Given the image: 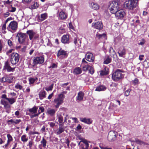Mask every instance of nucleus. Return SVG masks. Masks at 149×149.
<instances>
[{
    "label": "nucleus",
    "mask_w": 149,
    "mask_h": 149,
    "mask_svg": "<svg viewBox=\"0 0 149 149\" xmlns=\"http://www.w3.org/2000/svg\"><path fill=\"white\" fill-rule=\"evenodd\" d=\"M21 122V120L20 119H14V123L17 124Z\"/></svg>",
    "instance_id": "obj_59"
},
{
    "label": "nucleus",
    "mask_w": 149,
    "mask_h": 149,
    "mask_svg": "<svg viewBox=\"0 0 149 149\" xmlns=\"http://www.w3.org/2000/svg\"><path fill=\"white\" fill-rule=\"evenodd\" d=\"M123 72L120 70H117L112 74V78L113 80L117 81L121 79L123 77V75L122 74V72Z\"/></svg>",
    "instance_id": "obj_4"
},
{
    "label": "nucleus",
    "mask_w": 149,
    "mask_h": 149,
    "mask_svg": "<svg viewBox=\"0 0 149 149\" xmlns=\"http://www.w3.org/2000/svg\"><path fill=\"white\" fill-rule=\"evenodd\" d=\"M82 72V70L79 67L75 68L74 70L73 73L76 74H80Z\"/></svg>",
    "instance_id": "obj_29"
},
{
    "label": "nucleus",
    "mask_w": 149,
    "mask_h": 149,
    "mask_svg": "<svg viewBox=\"0 0 149 149\" xmlns=\"http://www.w3.org/2000/svg\"><path fill=\"white\" fill-rule=\"evenodd\" d=\"M106 88V87L105 86L101 85L97 87L95 91H103L105 90Z\"/></svg>",
    "instance_id": "obj_27"
},
{
    "label": "nucleus",
    "mask_w": 149,
    "mask_h": 149,
    "mask_svg": "<svg viewBox=\"0 0 149 149\" xmlns=\"http://www.w3.org/2000/svg\"><path fill=\"white\" fill-rule=\"evenodd\" d=\"M56 111L54 109H49L47 110V112L51 116H53L55 113Z\"/></svg>",
    "instance_id": "obj_32"
},
{
    "label": "nucleus",
    "mask_w": 149,
    "mask_h": 149,
    "mask_svg": "<svg viewBox=\"0 0 149 149\" xmlns=\"http://www.w3.org/2000/svg\"><path fill=\"white\" fill-rule=\"evenodd\" d=\"M138 79L136 78L132 82L134 85H136L138 84Z\"/></svg>",
    "instance_id": "obj_55"
},
{
    "label": "nucleus",
    "mask_w": 149,
    "mask_h": 149,
    "mask_svg": "<svg viewBox=\"0 0 149 149\" xmlns=\"http://www.w3.org/2000/svg\"><path fill=\"white\" fill-rule=\"evenodd\" d=\"M26 33L29 35V39L31 40H32L33 38L35 39H36L39 37V35L32 30L27 31Z\"/></svg>",
    "instance_id": "obj_9"
},
{
    "label": "nucleus",
    "mask_w": 149,
    "mask_h": 149,
    "mask_svg": "<svg viewBox=\"0 0 149 149\" xmlns=\"http://www.w3.org/2000/svg\"><path fill=\"white\" fill-rule=\"evenodd\" d=\"M17 27V23L16 22L13 21L11 22L9 24L8 28L15 30L16 29Z\"/></svg>",
    "instance_id": "obj_13"
},
{
    "label": "nucleus",
    "mask_w": 149,
    "mask_h": 149,
    "mask_svg": "<svg viewBox=\"0 0 149 149\" xmlns=\"http://www.w3.org/2000/svg\"><path fill=\"white\" fill-rule=\"evenodd\" d=\"M89 72L91 74H92L94 73V70L93 67L92 66H90L89 67L88 69Z\"/></svg>",
    "instance_id": "obj_48"
},
{
    "label": "nucleus",
    "mask_w": 149,
    "mask_h": 149,
    "mask_svg": "<svg viewBox=\"0 0 149 149\" xmlns=\"http://www.w3.org/2000/svg\"><path fill=\"white\" fill-rule=\"evenodd\" d=\"M74 43L77 47H79L81 46V41L79 40H77L75 38L74 39Z\"/></svg>",
    "instance_id": "obj_33"
},
{
    "label": "nucleus",
    "mask_w": 149,
    "mask_h": 149,
    "mask_svg": "<svg viewBox=\"0 0 149 149\" xmlns=\"http://www.w3.org/2000/svg\"><path fill=\"white\" fill-rule=\"evenodd\" d=\"M136 142L138 144L143 146H145L147 145H149V144L147 143L144 142L139 140H136Z\"/></svg>",
    "instance_id": "obj_36"
},
{
    "label": "nucleus",
    "mask_w": 149,
    "mask_h": 149,
    "mask_svg": "<svg viewBox=\"0 0 149 149\" xmlns=\"http://www.w3.org/2000/svg\"><path fill=\"white\" fill-rule=\"evenodd\" d=\"M138 0H129L126 1L124 3V7L130 10H132L136 6Z\"/></svg>",
    "instance_id": "obj_1"
},
{
    "label": "nucleus",
    "mask_w": 149,
    "mask_h": 149,
    "mask_svg": "<svg viewBox=\"0 0 149 149\" xmlns=\"http://www.w3.org/2000/svg\"><path fill=\"white\" fill-rule=\"evenodd\" d=\"M4 68L6 69L8 72H13L15 68H11L8 63L6 62L5 63Z\"/></svg>",
    "instance_id": "obj_21"
},
{
    "label": "nucleus",
    "mask_w": 149,
    "mask_h": 149,
    "mask_svg": "<svg viewBox=\"0 0 149 149\" xmlns=\"http://www.w3.org/2000/svg\"><path fill=\"white\" fill-rule=\"evenodd\" d=\"M7 78V82L9 83H11L12 82V80H14L15 79V77L12 76H9Z\"/></svg>",
    "instance_id": "obj_43"
},
{
    "label": "nucleus",
    "mask_w": 149,
    "mask_h": 149,
    "mask_svg": "<svg viewBox=\"0 0 149 149\" xmlns=\"http://www.w3.org/2000/svg\"><path fill=\"white\" fill-rule=\"evenodd\" d=\"M144 56L143 55H140L139 57V59L140 61H142L143 60V58L144 57Z\"/></svg>",
    "instance_id": "obj_62"
},
{
    "label": "nucleus",
    "mask_w": 149,
    "mask_h": 149,
    "mask_svg": "<svg viewBox=\"0 0 149 149\" xmlns=\"http://www.w3.org/2000/svg\"><path fill=\"white\" fill-rule=\"evenodd\" d=\"M57 55L60 58H63L67 56L66 52L61 49L58 51Z\"/></svg>",
    "instance_id": "obj_14"
},
{
    "label": "nucleus",
    "mask_w": 149,
    "mask_h": 149,
    "mask_svg": "<svg viewBox=\"0 0 149 149\" xmlns=\"http://www.w3.org/2000/svg\"><path fill=\"white\" fill-rule=\"evenodd\" d=\"M106 70V71H102L100 73V74L102 75H106L109 72L108 71V69L107 68H105Z\"/></svg>",
    "instance_id": "obj_47"
},
{
    "label": "nucleus",
    "mask_w": 149,
    "mask_h": 149,
    "mask_svg": "<svg viewBox=\"0 0 149 149\" xmlns=\"http://www.w3.org/2000/svg\"><path fill=\"white\" fill-rule=\"evenodd\" d=\"M21 140L23 142L25 143L28 141V138L26 135L24 134L21 136Z\"/></svg>",
    "instance_id": "obj_37"
},
{
    "label": "nucleus",
    "mask_w": 149,
    "mask_h": 149,
    "mask_svg": "<svg viewBox=\"0 0 149 149\" xmlns=\"http://www.w3.org/2000/svg\"><path fill=\"white\" fill-rule=\"evenodd\" d=\"M37 110L38 108L36 107H34L33 108L29 109V115L31 118H33L34 117H37L38 115L40 114V112L36 113Z\"/></svg>",
    "instance_id": "obj_6"
},
{
    "label": "nucleus",
    "mask_w": 149,
    "mask_h": 149,
    "mask_svg": "<svg viewBox=\"0 0 149 149\" xmlns=\"http://www.w3.org/2000/svg\"><path fill=\"white\" fill-rule=\"evenodd\" d=\"M109 8L111 12L114 13L120 8V5L117 1H113L110 3Z\"/></svg>",
    "instance_id": "obj_3"
},
{
    "label": "nucleus",
    "mask_w": 149,
    "mask_h": 149,
    "mask_svg": "<svg viewBox=\"0 0 149 149\" xmlns=\"http://www.w3.org/2000/svg\"><path fill=\"white\" fill-rule=\"evenodd\" d=\"M7 136L8 139L7 143L3 146V147L5 148H6L9 144L10 143L12 142L13 140V138L10 134H7Z\"/></svg>",
    "instance_id": "obj_20"
},
{
    "label": "nucleus",
    "mask_w": 149,
    "mask_h": 149,
    "mask_svg": "<svg viewBox=\"0 0 149 149\" xmlns=\"http://www.w3.org/2000/svg\"><path fill=\"white\" fill-rule=\"evenodd\" d=\"M131 91V90L130 89H129V90H127V91H125V95L127 96L129 95L130 93V91Z\"/></svg>",
    "instance_id": "obj_54"
},
{
    "label": "nucleus",
    "mask_w": 149,
    "mask_h": 149,
    "mask_svg": "<svg viewBox=\"0 0 149 149\" xmlns=\"http://www.w3.org/2000/svg\"><path fill=\"white\" fill-rule=\"evenodd\" d=\"M68 26H69V27L70 29H72V30L74 29V27L73 26L72 24L71 23H70L69 24Z\"/></svg>",
    "instance_id": "obj_57"
},
{
    "label": "nucleus",
    "mask_w": 149,
    "mask_h": 149,
    "mask_svg": "<svg viewBox=\"0 0 149 149\" xmlns=\"http://www.w3.org/2000/svg\"><path fill=\"white\" fill-rule=\"evenodd\" d=\"M80 120L81 122L88 124H91L92 122V120L90 118H80Z\"/></svg>",
    "instance_id": "obj_18"
},
{
    "label": "nucleus",
    "mask_w": 149,
    "mask_h": 149,
    "mask_svg": "<svg viewBox=\"0 0 149 149\" xmlns=\"http://www.w3.org/2000/svg\"><path fill=\"white\" fill-rule=\"evenodd\" d=\"M8 44L10 47H12L13 45V43L12 40L10 39H9L8 40Z\"/></svg>",
    "instance_id": "obj_49"
},
{
    "label": "nucleus",
    "mask_w": 149,
    "mask_h": 149,
    "mask_svg": "<svg viewBox=\"0 0 149 149\" xmlns=\"http://www.w3.org/2000/svg\"><path fill=\"white\" fill-rule=\"evenodd\" d=\"M79 144L80 145V149H88L89 146L88 142L85 139H83L81 141Z\"/></svg>",
    "instance_id": "obj_11"
},
{
    "label": "nucleus",
    "mask_w": 149,
    "mask_h": 149,
    "mask_svg": "<svg viewBox=\"0 0 149 149\" xmlns=\"http://www.w3.org/2000/svg\"><path fill=\"white\" fill-rule=\"evenodd\" d=\"M47 141L44 138H42V140L41 141L40 143L42 144L44 148H46L47 144Z\"/></svg>",
    "instance_id": "obj_41"
},
{
    "label": "nucleus",
    "mask_w": 149,
    "mask_h": 149,
    "mask_svg": "<svg viewBox=\"0 0 149 149\" xmlns=\"http://www.w3.org/2000/svg\"><path fill=\"white\" fill-rule=\"evenodd\" d=\"M48 124L50 125V126L51 127H53L55 125V123L53 122L48 123Z\"/></svg>",
    "instance_id": "obj_61"
},
{
    "label": "nucleus",
    "mask_w": 149,
    "mask_h": 149,
    "mask_svg": "<svg viewBox=\"0 0 149 149\" xmlns=\"http://www.w3.org/2000/svg\"><path fill=\"white\" fill-rule=\"evenodd\" d=\"M44 61V58L43 56L36 57L33 60V63L34 65H36L38 64H42Z\"/></svg>",
    "instance_id": "obj_10"
},
{
    "label": "nucleus",
    "mask_w": 149,
    "mask_h": 149,
    "mask_svg": "<svg viewBox=\"0 0 149 149\" xmlns=\"http://www.w3.org/2000/svg\"><path fill=\"white\" fill-rule=\"evenodd\" d=\"M15 87L17 89L21 90L22 89V86L21 85H20L19 84L17 83L15 84Z\"/></svg>",
    "instance_id": "obj_46"
},
{
    "label": "nucleus",
    "mask_w": 149,
    "mask_h": 149,
    "mask_svg": "<svg viewBox=\"0 0 149 149\" xmlns=\"http://www.w3.org/2000/svg\"><path fill=\"white\" fill-rule=\"evenodd\" d=\"M111 58L109 56H108L106 59H104V63L106 64H108L111 62Z\"/></svg>",
    "instance_id": "obj_40"
},
{
    "label": "nucleus",
    "mask_w": 149,
    "mask_h": 149,
    "mask_svg": "<svg viewBox=\"0 0 149 149\" xmlns=\"http://www.w3.org/2000/svg\"><path fill=\"white\" fill-rule=\"evenodd\" d=\"M69 41V36L68 35H64L61 39V42L63 43H68Z\"/></svg>",
    "instance_id": "obj_23"
},
{
    "label": "nucleus",
    "mask_w": 149,
    "mask_h": 149,
    "mask_svg": "<svg viewBox=\"0 0 149 149\" xmlns=\"http://www.w3.org/2000/svg\"><path fill=\"white\" fill-rule=\"evenodd\" d=\"M71 118L74 121L75 123H78L79 122L78 120L76 118Z\"/></svg>",
    "instance_id": "obj_60"
},
{
    "label": "nucleus",
    "mask_w": 149,
    "mask_h": 149,
    "mask_svg": "<svg viewBox=\"0 0 149 149\" xmlns=\"http://www.w3.org/2000/svg\"><path fill=\"white\" fill-rule=\"evenodd\" d=\"M8 102L11 104L14 103L16 101V98H8L7 99Z\"/></svg>",
    "instance_id": "obj_38"
},
{
    "label": "nucleus",
    "mask_w": 149,
    "mask_h": 149,
    "mask_svg": "<svg viewBox=\"0 0 149 149\" xmlns=\"http://www.w3.org/2000/svg\"><path fill=\"white\" fill-rule=\"evenodd\" d=\"M83 65L82 68L84 71H86L88 70L90 66L87 64L82 65Z\"/></svg>",
    "instance_id": "obj_42"
},
{
    "label": "nucleus",
    "mask_w": 149,
    "mask_h": 149,
    "mask_svg": "<svg viewBox=\"0 0 149 149\" xmlns=\"http://www.w3.org/2000/svg\"><path fill=\"white\" fill-rule=\"evenodd\" d=\"M38 6V4L36 2L35 3L33 4L30 7L31 9H34L37 8Z\"/></svg>",
    "instance_id": "obj_45"
},
{
    "label": "nucleus",
    "mask_w": 149,
    "mask_h": 149,
    "mask_svg": "<svg viewBox=\"0 0 149 149\" xmlns=\"http://www.w3.org/2000/svg\"><path fill=\"white\" fill-rule=\"evenodd\" d=\"M144 65L146 67H149V60L146 59L143 62Z\"/></svg>",
    "instance_id": "obj_44"
},
{
    "label": "nucleus",
    "mask_w": 149,
    "mask_h": 149,
    "mask_svg": "<svg viewBox=\"0 0 149 149\" xmlns=\"http://www.w3.org/2000/svg\"><path fill=\"white\" fill-rule=\"evenodd\" d=\"M63 115H64V113H62L59 111L57 113V119L58 120L59 123H62L63 121Z\"/></svg>",
    "instance_id": "obj_17"
},
{
    "label": "nucleus",
    "mask_w": 149,
    "mask_h": 149,
    "mask_svg": "<svg viewBox=\"0 0 149 149\" xmlns=\"http://www.w3.org/2000/svg\"><path fill=\"white\" fill-rule=\"evenodd\" d=\"M14 49H10L7 51L6 52V54L7 55H9L11 53H12V52L14 51Z\"/></svg>",
    "instance_id": "obj_51"
},
{
    "label": "nucleus",
    "mask_w": 149,
    "mask_h": 149,
    "mask_svg": "<svg viewBox=\"0 0 149 149\" xmlns=\"http://www.w3.org/2000/svg\"><path fill=\"white\" fill-rule=\"evenodd\" d=\"M14 119H10L7 121L8 123H14Z\"/></svg>",
    "instance_id": "obj_64"
},
{
    "label": "nucleus",
    "mask_w": 149,
    "mask_h": 149,
    "mask_svg": "<svg viewBox=\"0 0 149 149\" xmlns=\"http://www.w3.org/2000/svg\"><path fill=\"white\" fill-rule=\"evenodd\" d=\"M117 133L114 131H110L108 136V139L110 141H113L116 140L117 136Z\"/></svg>",
    "instance_id": "obj_7"
},
{
    "label": "nucleus",
    "mask_w": 149,
    "mask_h": 149,
    "mask_svg": "<svg viewBox=\"0 0 149 149\" xmlns=\"http://www.w3.org/2000/svg\"><path fill=\"white\" fill-rule=\"evenodd\" d=\"M84 95V93L81 91L79 92L78 94L77 99L80 101L82 100Z\"/></svg>",
    "instance_id": "obj_30"
},
{
    "label": "nucleus",
    "mask_w": 149,
    "mask_h": 149,
    "mask_svg": "<svg viewBox=\"0 0 149 149\" xmlns=\"http://www.w3.org/2000/svg\"><path fill=\"white\" fill-rule=\"evenodd\" d=\"M47 17V13H45L41 15L39 17V20L40 21H43Z\"/></svg>",
    "instance_id": "obj_34"
},
{
    "label": "nucleus",
    "mask_w": 149,
    "mask_h": 149,
    "mask_svg": "<svg viewBox=\"0 0 149 149\" xmlns=\"http://www.w3.org/2000/svg\"><path fill=\"white\" fill-rule=\"evenodd\" d=\"M33 143V142L31 140L29 141L28 146H29L30 148H31L32 147Z\"/></svg>",
    "instance_id": "obj_52"
},
{
    "label": "nucleus",
    "mask_w": 149,
    "mask_h": 149,
    "mask_svg": "<svg viewBox=\"0 0 149 149\" xmlns=\"http://www.w3.org/2000/svg\"><path fill=\"white\" fill-rule=\"evenodd\" d=\"M93 26L95 29H101L103 28V25L101 22H97L93 24Z\"/></svg>",
    "instance_id": "obj_16"
},
{
    "label": "nucleus",
    "mask_w": 149,
    "mask_h": 149,
    "mask_svg": "<svg viewBox=\"0 0 149 149\" xmlns=\"http://www.w3.org/2000/svg\"><path fill=\"white\" fill-rule=\"evenodd\" d=\"M44 110V108L42 107H40L39 108V110H38V112H40V113L41 112H43Z\"/></svg>",
    "instance_id": "obj_58"
},
{
    "label": "nucleus",
    "mask_w": 149,
    "mask_h": 149,
    "mask_svg": "<svg viewBox=\"0 0 149 149\" xmlns=\"http://www.w3.org/2000/svg\"><path fill=\"white\" fill-rule=\"evenodd\" d=\"M118 53L120 56L124 57L126 54V51L124 48L120 49Z\"/></svg>",
    "instance_id": "obj_19"
},
{
    "label": "nucleus",
    "mask_w": 149,
    "mask_h": 149,
    "mask_svg": "<svg viewBox=\"0 0 149 149\" xmlns=\"http://www.w3.org/2000/svg\"><path fill=\"white\" fill-rule=\"evenodd\" d=\"M7 78L3 77L1 79V81L2 82H7Z\"/></svg>",
    "instance_id": "obj_56"
},
{
    "label": "nucleus",
    "mask_w": 149,
    "mask_h": 149,
    "mask_svg": "<svg viewBox=\"0 0 149 149\" xmlns=\"http://www.w3.org/2000/svg\"><path fill=\"white\" fill-rule=\"evenodd\" d=\"M87 63L88 62L85 60L84 58H83L82 60V65Z\"/></svg>",
    "instance_id": "obj_63"
},
{
    "label": "nucleus",
    "mask_w": 149,
    "mask_h": 149,
    "mask_svg": "<svg viewBox=\"0 0 149 149\" xmlns=\"http://www.w3.org/2000/svg\"><path fill=\"white\" fill-rule=\"evenodd\" d=\"M90 7L95 10H98L99 8V6L96 3L92 2L91 3Z\"/></svg>",
    "instance_id": "obj_26"
},
{
    "label": "nucleus",
    "mask_w": 149,
    "mask_h": 149,
    "mask_svg": "<svg viewBox=\"0 0 149 149\" xmlns=\"http://www.w3.org/2000/svg\"><path fill=\"white\" fill-rule=\"evenodd\" d=\"M141 41L138 43L139 45H143L146 42V40L144 39H142Z\"/></svg>",
    "instance_id": "obj_53"
},
{
    "label": "nucleus",
    "mask_w": 149,
    "mask_h": 149,
    "mask_svg": "<svg viewBox=\"0 0 149 149\" xmlns=\"http://www.w3.org/2000/svg\"><path fill=\"white\" fill-rule=\"evenodd\" d=\"M18 38V40L20 43H22L25 40L26 37V35L23 33H18L17 36Z\"/></svg>",
    "instance_id": "obj_12"
},
{
    "label": "nucleus",
    "mask_w": 149,
    "mask_h": 149,
    "mask_svg": "<svg viewBox=\"0 0 149 149\" xmlns=\"http://www.w3.org/2000/svg\"><path fill=\"white\" fill-rule=\"evenodd\" d=\"M64 98V95L60 94L58 95V97L54 100L53 101V104L56 108H58L59 106L63 103Z\"/></svg>",
    "instance_id": "obj_2"
},
{
    "label": "nucleus",
    "mask_w": 149,
    "mask_h": 149,
    "mask_svg": "<svg viewBox=\"0 0 149 149\" xmlns=\"http://www.w3.org/2000/svg\"><path fill=\"white\" fill-rule=\"evenodd\" d=\"M39 95L40 99L42 100L46 97V92L44 91H41L39 93Z\"/></svg>",
    "instance_id": "obj_28"
},
{
    "label": "nucleus",
    "mask_w": 149,
    "mask_h": 149,
    "mask_svg": "<svg viewBox=\"0 0 149 149\" xmlns=\"http://www.w3.org/2000/svg\"><path fill=\"white\" fill-rule=\"evenodd\" d=\"M64 130V129L63 128V125L62 124H60L59 125V128L57 130L56 133L57 134H59Z\"/></svg>",
    "instance_id": "obj_25"
},
{
    "label": "nucleus",
    "mask_w": 149,
    "mask_h": 149,
    "mask_svg": "<svg viewBox=\"0 0 149 149\" xmlns=\"http://www.w3.org/2000/svg\"><path fill=\"white\" fill-rule=\"evenodd\" d=\"M109 52L111 57H112L115 59H116L117 58V55L116 54V53L112 47H110Z\"/></svg>",
    "instance_id": "obj_22"
},
{
    "label": "nucleus",
    "mask_w": 149,
    "mask_h": 149,
    "mask_svg": "<svg viewBox=\"0 0 149 149\" xmlns=\"http://www.w3.org/2000/svg\"><path fill=\"white\" fill-rule=\"evenodd\" d=\"M114 14H115L116 17L118 19H122L125 15L124 10L120 8Z\"/></svg>",
    "instance_id": "obj_8"
},
{
    "label": "nucleus",
    "mask_w": 149,
    "mask_h": 149,
    "mask_svg": "<svg viewBox=\"0 0 149 149\" xmlns=\"http://www.w3.org/2000/svg\"><path fill=\"white\" fill-rule=\"evenodd\" d=\"M106 36V35L105 33L100 34L98 33L96 35V37L99 39L105 38Z\"/></svg>",
    "instance_id": "obj_35"
},
{
    "label": "nucleus",
    "mask_w": 149,
    "mask_h": 149,
    "mask_svg": "<svg viewBox=\"0 0 149 149\" xmlns=\"http://www.w3.org/2000/svg\"><path fill=\"white\" fill-rule=\"evenodd\" d=\"M85 57L86 59L90 62H93L94 60V57L91 53H87Z\"/></svg>",
    "instance_id": "obj_15"
},
{
    "label": "nucleus",
    "mask_w": 149,
    "mask_h": 149,
    "mask_svg": "<svg viewBox=\"0 0 149 149\" xmlns=\"http://www.w3.org/2000/svg\"><path fill=\"white\" fill-rule=\"evenodd\" d=\"M1 103L4 105V107L6 109H8L10 107V105L4 99H2L1 100Z\"/></svg>",
    "instance_id": "obj_24"
},
{
    "label": "nucleus",
    "mask_w": 149,
    "mask_h": 149,
    "mask_svg": "<svg viewBox=\"0 0 149 149\" xmlns=\"http://www.w3.org/2000/svg\"><path fill=\"white\" fill-rule=\"evenodd\" d=\"M29 84L30 85L33 84L35 82V81L37 80V78H29Z\"/></svg>",
    "instance_id": "obj_39"
},
{
    "label": "nucleus",
    "mask_w": 149,
    "mask_h": 149,
    "mask_svg": "<svg viewBox=\"0 0 149 149\" xmlns=\"http://www.w3.org/2000/svg\"><path fill=\"white\" fill-rule=\"evenodd\" d=\"M10 62L13 65L17 63L19 59V56L18 54L16 53H12L10 56Z\"/></svg>",
    "instance_id": "obj_5"
},
{
    "label": "nucleus",
    "mask_w": 149,
    "mask_h": 149,
    "mask_svg": "<svg viewBox=\"0 0 149 149\" xmlns=\"http://www.w3.org/2000/svg\"><path fill=\"white\" fill-rule=\"evenodd\" d=\"M59 17L61 19H65L67 18V16L66 15L65 13L63 11L60 12L59 13Z\"/></svg>",
    "instance_id": "obj_31"
},
{
    "label": "nucleus",
    "mask_w": 149,
    "mask_h": 149,
    "mask_svg": "<svg viewBox=\"0 0 149 149\" xmlns=\"http://www.w3.org/2000/svg\"><path fill=\"white\" fill-rule=\"evenodd\" d=\"M53 87V85L52 84L51 85H50V86H49L48 87L45 88V89L47 91H51Z\"/></svg>",
    "instance_id": "obj_50"
}]
</instances>
